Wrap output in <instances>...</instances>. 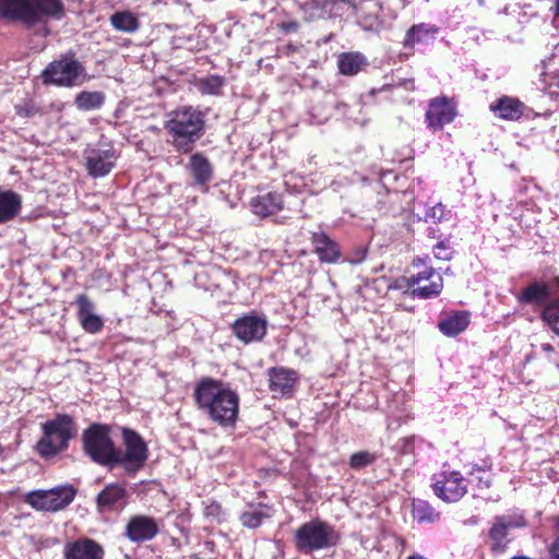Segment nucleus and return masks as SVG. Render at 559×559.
Listing matches in <instances>:
<instances>
[{
	"mask_svg": "<svg viewBox=\"0 0 559 559\" xmlns=\"http://www.w3.org/2000/svg\"><path fill=\"white\" fill-rule=\"evenodd\" d=\"M193 401L197 408L213 424L233 428L239 417V394L222 380L203 377L194 385Z\"/></svg>",
	"mask_w": 559,
	"mask_h": 559,
	"instance_id": "f257e3e1",
	"label": "nucleus"
},
{
	"mask_svg": "<svg viewBox=\"0 0 559 559\" xmlns=\"http://www.w3.org/2000/svg\"><path fill=\"white\" fill-rule=\"evenodd\" d=\"M164 130L175 152L189 154L205 132V114L192 105L178 106L166 115Z\"/></svg>",
	"mask_w": 559,
	"mask_h": 559,
	"instance_id": "f03ea898",
	"label": "nucleus"
},
{
	"mask_svg": "<svg viewBox=\"0 0 559 559\" xmlns=\"http://www.w3.org/2000/svg\"><path fill=\"white\" fill-rule=\"evenodd\" d=\"M64 16L62 0H0V20L19 22L27 28L47 20L60 21Z\"/></svg>",
	"mask_w": 559,
	"mask_h": 559,
	"instance_id": "7ed1b4c3",
	"label": "nucleus"
},
{
	"mask_svg": "<svg viewBox=\"0 0 559 559\" xmlns=\"http://www.w3.org/2000/svg\"><path fill=\"white\" fill-rule=\"evenodd\" d=\"M41 437L34 445L35 452L48 461L68 450L70 441L75 437L78 426L69 414L58 413L52 419L40 424Z\"/></svg>",
	"mask_w": 559,
	"mask_h": 559,
	"instance_id": "20e7f679",
	"label": "nucleus"
},
{
	"mask_svg": "<svg viewBox=\"0 0 559 559\" xmlns=\"http://www.w3.org/2000/svg\"><path fill=\"white\" fill-rule=\"evenodd\" d=\"M45 85L71 88L84 84L90 76L84 64L73 50L61 53L43 70L40 75Z\"/></svg>",
	"mask_w": 559,
	"mask_h": 559,
	"instance_id": "39448f33",
	"label": "nucleus"
},
{
	"mask_svg": "<svg viewBox=\"0 0 559 559\" xmlns=\"http://www.w3.org/2000/svg\"><path fill=\"white\" fill-rule=\"evenodd\" d=\"M110 433V426L105 424H92L82 433L85 454L103 466H114L116 445Z\"/></svg>",
	"mask_w": 559,
	"mask_h": 559,
	"instance_id": "423d86ee",
	"label": "nucleus"
},
{
	"mask_svg": "<svg viewBox=\"0 0 559 559\" xmlns=\"http://www.w3.org/2000/svg\"><path fill=\"white\" fill-rule=\"evenodd\" d=\"M123 450L116 448L114 465L122 467L129 474L143 468L148 459V447L142 436L127 427L121 428Z\"/></svg>",
	"mask_w": 559,
	"mask_h": 559,
	"instance_id": "0eeeda50",
	"label": "nucleus"
},
{
	"mask_svg": "<svg viewBox=\"0 0 559 559\" xmlns=\"http://www.w3.org/2000/svg\"><path fill=\"white\" fill-rule=\"evenodd\" d=\"M414 269L423 270L408 276V281L414 285L411 295L421 299H428L440 295L443 288V278L432 266H427L425 260L415 258L412 262Z\"/></svg>",
	"mask_w": 559,
	"mask_h": 559,
	"instance_id": "6e6552de",
	"label": "nucleus"
},
{
	"mask_svg": "<svg viewBox=\"0 0 559 559\" xmlns=\"http://www.w3.org/2000/svg\"><path fill=\"white\" fill-rule=\"evenodd\" d=\"M76 489L72 485L50 490H35L26 495L25 501L33 508L55 512L68 507L75 498Z\"/></svg>",
	"mask_w": 559,
	"mask_h": 559,
	"instance_id": "1a4fd4ad",
	"label": "nucleus"
},
{
	"mask_svg": "<svg viewBox=\"0 0 559 559\" xmlns=\"http://www.w3.org/2000/svg\"><path fill=\"white\" fill-rule=\"evenodd\" d=\"M233 335L243 344L261 342L267 333L265 316L255 311L242 314L230 325Z\"/></svg>",
	"mask_w": 559,
	"mask_h": 559,
	"instance_id": "9d476101",
	"label": "nucleus"
},
{
	"mask_svg": "<svg viewBox=\"0 0 559 559\" xmlns=\"http://www.w3.org/2000/svg\"><path fill=\"white\" fill-rule=\"evenodd\" d=\"M337 539L332 526H300L296 532L297 547L305 552L333 546Z\"/></svg>",
	"mask_w": 559,
	"mask_h": 559,
	"instance_id": "9b49d317",
	"label": "nucleus"
},
{
	"mask_svg": "<svg viewBox=\"0 0 559 559\" xmlns=\"http://www.w3.org/2000/svg\"><path fill=\"white\" fill-rule=\"evenodd\" d=\"M457 115L456 103L444 95L431 98L425 114L427 127L433 132L451 123Z\"/></svg>",
	"mask_w": 559,
	"mask_h": 559,
	"instance_id": "f8f14e48",
	"label": "nucleus"
},
{
	"mask_svg": "<svg viewBox=\"0 0 559 559\" xmlns=\"http://www.w3.org/2000/svg\"><path fill=\"white\" fill-rule=\"evenodd\" d=\"M436 496L447 502L459 501L467 490L464 477L455 471H442L433 476Z\"/></svg>",
	"mask_w": 559,
	"mask_h": 559,
	"instance_id": "ddd939ff",
	"label": "nucleus"
},
{
	"mask_svg": "<svg viewBox=\"0 0 559 559\" xmlns=\"http://www.w3.org/2000/svg\"><path fill=\"white\" fill-rule=\"evenodd\" d=\"M269 389L276 395H290L299 379L298 372L286 367H272L267 369Z\"/></svg>",
	"mask_w": 559,
	"mask_h": 559,
	"instance_id": "4468645a",
	"label": "nucleus"
},
{
	"mask_svg": "<svg viewBox=\"0 0 559 559\" xmlns=\"http://www.w3.org/2000/svg\"><path fill=\"white\" fill-rule=\"evenodd\" d=\"M313 252L321 263L335 264L342 257L340 245L324 231H313L310 237Z\"/></svg>",
	"mask_w": 559,
	"mask_h": 559,
	"instance_id": "2eb2a0df",
	"label": "nucleus"
},
{
	"mask_svg": "<svg viewBox=\"0 0 559 559\" xmlns=\"http://www.w3.org/2000/svg\"><path fill=\"white\" fill-rule=\"evenodd\" d=\"M63 557L64 559H104L105 550L95 540L84 537L67 543Z\"/></svg>",
	"mask_w": 559,
	"mask_h": 559,
	"instance_id": "dca6fc26",
	"label": "nucleus"
},
{
	"mask_svg": "<svg viewBox=\"0 0 559 559\" xmlns=\"http://www.w3.org/2000/svg\"><path fill=\"white\" fill-rule=\"evenodd\" d=\"M75 305L78 307V318L82 329L90 334L100 332L104 328V321L99 316L93 313L94 304L88 296L85 294L78 295Z\"/></svg>",
	"mask_w": 559,
	"mask_h": 559,
	"instance_id": "f3484780",
	"label": "nucleus"
},
{
	"mask_svg": "<svg viewBox=\"0 0 559 559\" xmlns=\"http://www.w3.org/2000/svg\"><path fill=\"white\" fill-rule=\"evenodd\" d=\"M249 205L254 215L264 218L284 209V198L281 192L270 191L251 198Z\"/></svg>",
	"mask_w": 559,
	"mask_h": 559,
	"instance_id": "a211bd4d",
	"label": "nucleus"
},
{
	"mask_svg": "<svg viewBox=\"0 0 559 559\" xmlns=\"http://www.w3.org/2000/svg\"><path fill=\"white\" fill-rule=\"evenodd\" d=\"M188 169L193 183L198 187H207L214 177V168L210 159L201 152L189 157Z\"/></svg>",
	"mask_w": 559,
	"mask_h": 559,
	"instance_id": "6ab92c4d",
	"label": "nucleus"
},
{
	"mask_svg": "<svg viewBox=\"0 0 559 559\" xmlns=\"http://www.w3.org/2000/svg\"><path fill=\"white\" fill-rule=\"evenodd\" d=\"M128 491L119 484L107 485L96 498V503L102 511L122 509L127 503Z\"/></svg>",
	"mask_w": 559,
	"mask_h": 559,
	"instance_id": "aec40b11",
	"label": "nucleus"
},
{
	"mask_svg": "<svg viewBox=\"0 0 559 559\" xmlns=\"http://www.w3.org/2000/svg\"><path fill=\"white\" fill-rule=\"evenodd\" d=\"M469 322L468 311L453 310L441 314L438 328L443 335L454 337L464 332L469 325Z\"/></svg>",
	"mask_w": 559,
	"mask_h": 559,
	"instance_id": "412c9836",
	"label": "nucleus"
},
{
	"mask_svg": "<svg viewBox=\"0 0 559 559\" xmlns=\"http://www.w3.org/2000/svg\"><path fill=\"white\" fill-rule=\"evenodd\" d=\"M490 110L500 119L518 121L524 115L525 105L519 98L502 96L490 104Z\"/></svg>",
	"mask_w": 559,
	"mask_h": 559,
	"instance_id": "4be33fe9",
	"label": "nucleus"
},
{
	"mask_svg": "<svg viewBox=\"0 0 559 559\" xmlns=\"http://www.w3.org/2000/svg\"><path fill=\"white\" fill-rule=\"evenodd\" d=\"M114 150H93L86 157V167L93 177L106 176L115 166Z\"/></svg>",
	"mask_w": 559,
	"mask_h": 559,
	"instance_id": "5701e85b",
	"label": "nucleus"
},
{
	"mask_svg": "<svg viewBox=\"0 0 559 559\" xmlns=\"http://www.w3.org/2000/svg\"><path fill=\"white\" fill-rule=\"evenodd\" d=\"M550 286L544 282H533L521 290L518 301L522 305H535L545 307L550 300Z\"/></svg>",
	"mask_w": 559,
	"mask_h": 559,
	"instance_id": "b1692460",
	"label": "nucleus"
},
{
	"mask_svg": "<svg viewBox=\"0 0 559 559\" xmlns=\"http://www.w3.org/2000/svg\"><path fill=\"white\" fill-rule=\"evenodd\" d=\"M22 198L13 190H0V224L13 221L21 212Z\"/></svg>",
	"mask_w": 559,
	"mask_h": 559,
	"instance_id": "393cba45",
	"label": "nucleus"
},
{
	"mask_svg": "<svg viewBox=\"0 0 559 559\" xmlns=\"http://www.w3.org/2000/svg\"><path fill=\"white\" fill-rule=\"evenodd\" d=\"M366 64L365 56L358 51L342 52L337 57V69L346 76L358 74Z\"/></svg>",
	"mask_w": 559,
	"mask_h": 559,
	"instance_id": "a878e982",
	"label": "nucleus"
},
{
	"mask_svg": "<svg viewBox=\"0 0 559 559\" xmlns=\"http://www.w3.org/2000/svg\"><path fill=\"white\" fill-rule=\"evenodd\" d=\"M109 23L115 31L127 34L135 33L141 27L139 17L130 10L114 12L109 17Z\"/></svg>",
	"mask_w": 559,
	"mask_h": 559,
	"instance_id": "bb28decb",
	"label": "nucleus"
},
{
	"mask_svg": "<svg viewBox=\"0 0 559 559\" xmlns=\"http://www.w3.org/2000/svg\"><path fill=\"white\" fill-rule=\"evenodd\" d=\"M437 29L432 26H429L425 23L414 24L405 34L403 39V46L411 50L409 53H413L414 46L416 44H423L428 40V38L433 35Z\"/></svg>",
	"mask_w": 559,
	"mask_h": 559,
	"instance_id": "cd10ccee",
	"label": "nucleus"
},
{
	"mask_svg": "<svg viewBox=\"0 0 559 559\" xmlns=\"http://www.w3.org/2000/svg\"><path fill=\"white\" fill-rule=\"evenodd\" d=\"M509 526H491L488 532L487 544L490 550L496 554H503L511 543Z\"/></svg>",
	"mask_w": 559,
	"mask_h": 559,
	"instance_id": "c85d7f7f",
	"label": "nucleus"
},
{
	"mask_svg": "<svg viewBox=\"0 0 559 559\" xmlns=\"http://www.w3.org/2000/svg\"><path fill=\"white\" fill-rule=\"evenodd\" d=\"M412 520L424 523H433L439 520V513L427 502L420 499L413 500Z\"/></svg>",
	"mask_w": 559,
	"mask_h": 559,
	"instance_id": "c756f323",
	"label": "nucleus"
},
{
	"mask_svg": "<svg viewBox=\"0 0 559 559\" xmlns=\"http://www.w3.org/2000/svg\"><path fill=\"white\" fill-rule=\"evenodd\" d=\"M540 320L559 336V296L552 297L540 311Z\"/></svg>",
	"mask_w": 559,
	"mask_h": 559,
	"instance_id": "7c9ffc66",
	"label": "nucleus"
},
{
	"mask_svg": "<svg viewBox=\"0 0 559 559\" xmlns=\"http://www.w3.org/2000/svg\"><path fill=\"white\" fill-rule=\"evenodd\" d=\"M105 95L102 92L82 91L76 94L74 103L78 109L88 111L103 106Z\"/></svg>",
	"mask_w": 559,
	"mask_h": 559,
	"instance_id": "2f4dec72",
	"label": "nucleus"
},
{
	"mask_svg": "<svg viewBox=\"0 0 559 559\" xmlns=\"http://www.w3.org/2000/svg\"><path fill=\"white\" fill-rule=\"evenodd\" d=\"M274 515V509L267 504H259L242 514L243 524H261L270 521Z\"/></svg>",
	"mask_w": 559,
	"mask_h": 559,
	"instance_id": "473e14b6",
	"label": "nucleus"
},
{
	"mask_svg": "<svg viewBox=\"0 0 559 559\" xmlns=\"http://www.w3.org/2000/svg\"><path fill=\"white\" fill-rule=\"evenodd\" d=\"M126 535L135 543L150 540L158 533L157 526H126Z\"/></svg>",
	"mask_w": 559,
	"mask_h": 559,
	"instance_id": "72a5a7b5",
	"label": "nucleus"
},
{
	"mask_svg": "<svg viewBox=\"0 0 559 559\" xmlns=\"http://www.w3.org/2000/svg\"><path fill=\"white\" fill-rule=\"evenodd\" d=\"M15 114L24 119L34 118L44 114L41 107L32 98H26L14 106Z\"/></svg>",
	"mask_w": 559,
	"mask_h": 559,
	"instance_id": "f704fd0d",
	"label": "nucleus"
},
{
	"mask_svg": "<svg viewBox=\"0 0 559 559\" xmlns=\"http://www.w3.org/2000/svg\"><path fill=\"white\" fill-rule=\"evenodd\" d=\"M198 86L202 94L217 95L224 86V79L219 75H207L199 80Z\"/></svg>",
	"mask_w": 559,
	"mask_h": 559,
	"instance_id": "c9c22d12",
	"label": "nucleus"
},
{
	"mask_svg": "<svg viewBox=\"0 0 559 559\" xmlns=\"http://www.w3.org/2000/svg\"><path fill=\"white\" fill-rule=\"evenodd\" d=\"M378 455L369 451H358L349 456L348 464L353 469L364 468L376 462Z\"/></svg>",
	"mask_w": 559,
	"mask_h": 559,
	"instance_id": "e433bc0d",
	"label": "nucleus"
},
{
	"mask_svg": "<svg viewBox=\"0 0 559 559\" xmlns=\"http://www.w3.org/2000/svg\"><path fill=\"white\" fill-rule=\"evenodd\" d=\"M204 515L210 522H224L226 521L225 512L217 502H211L205 507Z\"/></svg>",
	"mask_w": 559,
	"mask_h": 559,
	"instance_id": "4c0bfd02",
	"label": "nucleus"
},
{
	"mask_svg": "<svg viewBox=\"0 0 559 559\" xmlns=\"http://www.w3.org/2000/svg\"><path fill=\"white\" fill-rule=\"evenodd\" d=\"M445 214V206L442 203H437L426 211V218L432 219L435 223L442 221Z\"/></svg>",
	"mask_w": 559,
	"mask_h": 559,
	"instance_id": "58836bf2",
	"label": "nucleus"
},
{
	"mask_svg": "<svg viewBox=\"0 0 559 559\" xmlns=\"http://www.w3.org/2000/svg\"><path fill=\"white\" fill-rule=\"evenodd\" d=\"M411 288L415 287L411 284V281H408V276L397 277L388 285V289L402 290L404 293H407Z\"/></svg>",
	"mask_w": 559,
	"mask_h": 559,
	"instance_id": "ea45409f",
	"label": "nucleus"
},
{
	"mask_svg": "<svg viewBox=\"0 0 559 559\" xmlns=\"http://www.w3.org/2000/svg\"><path fill=\"white\" fill-rule=\"evenodd\" d=\"M451 249L449 243L440 241L435 247V258L441 261H449L451 259Z\"/></svg>",
	"mask_w": 559,
	"mask_h": 559,
	"instance_id": "a19ab883",
	"label": "nucleus"
},
{
	"mask_svg": "<svg viewBox=\"0 0 559 559\" xmlns=\"http://www.w3.org/2000/svg\"><path fill=\"white\" fill-rule=\"evenodd\" d=\"M278 29L284 33H296L299 29V24L296 21L282 22L278 24Z\"/></svg>",
	"mask_w": 559,
	"mask_h": 559,
	"instance_id": "79ce46f5",
	"label": "nucleus"
},
{
	"mask_svg": "<svg viewBox=\"0 0 559 559\" xmlns=\"http://www.w3.org/2000/svg\"><path fill=\"white\" fill-rule=\"evenodd\" d=\"M524 523H525V519L523 518V515H519L518 519L508 521V522L506 521V516L497 518L496 524L503 525V524H524Z\"/></svg>",
	"mask_w": 559,
	"mask_h": 559,
	"instance_id": "37998d69",
	"label": "nucleus"
},
{
	"mask_svg": "<svg viewBox=\"0 0 559 559\" xmlns=\"http://www.w3.org/2000/svg\"><path fill=\"white\" fill-rule=\"evenodd\" d=\"M128 524L134 525V524H155L152 519H147L144 516H135L132 518Z\"/></svg>",
	"mask_w": 559,
	"mask_h": 559,
	"instance_id": "c03bdc74",
	"label": "nucleus"
},
{
	"mask_svg": "<svg viewBox=\"0 0 559 559\" xmlns=\"http://www.w3.org/2000/svg\"><path fill=\"white\" fill-rule=\"evenodd\" d=\"M551 559H559V536L555 539L550 547Z\"/></svg>",
	"mask_w": 559,
	"mask_h": 559,
	"instance_id": "a18cd8bd",
	"label": "nucleus"
},
{
	"mask_svg": "<svg viewBox=\"0 0 559 559\" xmlns=\"http://www.w3.org/2000/svg\"><path fill=\"white\" fill-rule=\"evenodd\" d=\"M554 19H559V0H554V4L550 8Z\"/></svg>",
	"mask_w": 559,
	"mask_h": 559,
	"instance_id": "49530a36",
	"label": "nucleus"
},
{
	"mask_svg": "<svg viewBox=\"0 0 559 559\" xmlns=\"http://www.w3.org/2000/svg\"><path fill=\"white\" fill-rule=\"evenodd\" d=\"M50 108H51V110L60 112V111L63 110L64 105H63L62 102L57 100V102H53V103L50 104Z\"/></svg>",
	"mask_w": 559,
	"mask_h": 559,
	"instance_id": "de8ad7c7",
	"label": "nucleus"
},
{
	"mask_svg": "<svg viewBox=\"0 0 559 559\" xmlns=\"http://www.w3.org/2000/svg\"><path fill=\"white\" fill-rule=\"evenodd\" d=\"M551 287L556 290L559 296V275L555 276L551 281Z\"/></svg>",
	"mask_w": 559,
	"mask_h": 559,
	"instance_id": "09e8293b",
	"label": "nucleus"
},
{
	"mask_svg": "<svg viewBox=\"0 0 559 559\" xmlns=\"http://www.w3.org/2000/svg\"><path fill=\"white\" fill-rule=\"evenodd\" d=\"M542 349L546 353H551L554 352V346L551 344L546 343L542 345Z\"/></svg>",
	"mask_w": 559,
	"mask_h": 559,
	"instance_id": "8fccbe9b",
	"label": "nucleus"
},
{
	"mask_svg": "<svg viewBox=\"0 0 559 559\" xmlns=\"http://www.w3.org/2000/svg\"><path fill=\"white\" fill-rule=\"evenodd\" d=\"M311 3L314 4L316 7H319L320 4H326L328 0H311Z\"/></svg>",
	"mask_w": 559,
	"mask_h": 559,
	"instance_id": "3c124183",
	"label": "nucleus"
},
{
	"mask_svg": "<svg viewBox=\"0 0 559 559\" xmlns=\"http://www.w3.org/2000/svg\"><path fill=\"white\" fill-rule=\"evenodd\" d=\"M310 524L317 525V524H323L322 522H311Z\"/></svg>",
	"mask_w": 559,
	"mask_h": 559,
	"instance_id": "603ef678",
	"label": "nucleus"
},
{
	"mask_svg": "<svg viewBox=\"0 0 559 559\" xmlns=\"http://www.w3.org/2000/svg\"><path fill=\"white\" fill-rule=\"evenodd\" d=\"M555 524H558L559 525V518L556 520V523Z\"/></svg>",
	"mask_w": 559,
	"mask_h": 559,
	"instance_id": "864d4df0",
	"label": "nucleus"
}]
</instances>
